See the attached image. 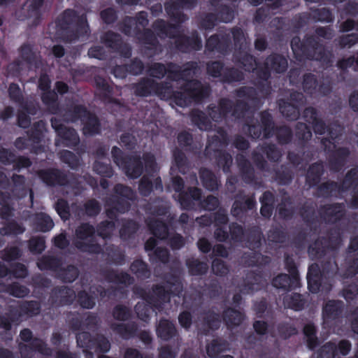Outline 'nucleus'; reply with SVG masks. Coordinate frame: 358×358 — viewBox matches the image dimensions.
Listing matches in <instances>:
<instances>
[{
    "instance_id": "nucleus-33",
    "label": "nucleus",
    "mask_w": 358,
    "mask_h": 358,
    "mask_svg": "<svg viewBox=\"0 0 358 358\" xmlns=\"http://www.w3.org/2000/svg\"><path fill=\"white\" fill-rule=\"evenodd\" d=\"M110 329L121 338L128 341L137 335L138 326L136 322L128 323L114 322L110 326Z\"/></svg>"
},
{
    "instance_id": "nucleus-49",
    "label": "nucleus",
    "mask_w": 358,
    "mask_h": 358,
    "mask_svg": "<svg viewBox=\"0 0 358 358\" xmlns=\"http://www.w3.org/2000/svg\"><path fill=\"white\" fill-rule=\"evenodd\" d=\"M57 136L62 138L65 147L74 148L80 143V137L73 128L66 127Z\"/></svg>"
},
{
    "instance_id": "nucleus-32",
    "label": "nucleus",
    "mask_w": 358,
    "mask_h": 358,
    "mask_svg": "<svg viewBox=\"0 0 358 358\" xmlns=\"http://www.w3.org/2000/svg\"><path fill=\"white\" fill-rule=\"evenodd\" d=\"M324 172V166L322 161H317L311 164L306 171L305 176L306 183L309 187L315 188L320 183Z\"/></svg>"
},
{
    "instance_id": "nucleus-22",
    "label": "nucleus",
    "mask_w": 358,
    "mask_h": 358,
    "mask_svg": "<svg viewBox=\"0 0 358 358\" xmlns=\"http://www.w3.org/2000/svg\"><path fill=\"white\" fill-rule=\"evenodd\" d=\"M1 164L12 165L13 170L20 172L32 165L31 159L24 155H17L14 152L1 147Z\"/></svg>"
},
{
    "instance_id": "nucleus-59",
    "label": "nucleus",
    "mask_w": 358,
    "mask_h": 358,
    "mask_svg": "<svg viewBox=\"0 0 358 358\" xmlns=\"http://www.w3.org/2000/svg\"><path fill=\"white\" fill-rule=\"evenodd\" d=\"M186 266L191 275L197 276L207 273L208 265L205 262H201L198 259L189 258L186 260Z\"/></svg>"
},
{
    "instance_id": "nucleus-21",
    "label": "nucleus",
    "mask_w": 358,
    "mask_h": 358,
    "mask_svg": "<svg viewBox=\"0 0 358 358\" xmlns=\"http://www.w3.org/2000/svg\"><path fill=\"white\" fill-rule=\"evenodd\" d=\"M19 350L22 358H34V352L45 356H52V349L39 338H34L29 344L19 343Z\"/></svg>"
},
{
    "instance_id": "nucleus-26",
    "label": "nucleus",
    "mask_w": 358,
    "mask_h": 358,
    "mask_svg": "<svg viewBox=\"0 0 358 358\" xmlns=\"http://www.w3.org/2000/svg\"><path fill=\"white\" fill-rule=\"evenodd\" d=\"M96 96L105 103H117V99L113 97V87L101 76L95 78Z\"/></svg>"
},
{
    "instance_id": "nucleus-34",
    "label": "nucleus",
    "mask_w": 358,
    "mask_h": 358,
    "mask_svg": "<svg viewBox=\"0 0 358 358\" xmlns=\"http://www.w3.org/2000/svg\"><path fill=\"white\" fill-rule=\"evenodd\" d=\"M315 188L316 196L323 199L337 197L340 193H343L341 183L331 180L320 182Z\"/></svg>"
},
{
    "instance_id": "nucleus-5",
    "label": "nucleus",
    "mask_w": 358,
    "mask_h": 358,
    "mask_svg": "<svg viewBox=\"0 0 358 358\" xmlns=\"http://www.w3.org/2000/svg\"><path fill=\"white\" fill-rule=\"evenodd\" d=\"M180 91H174L171 93L176 104L180 107L190 106L192 103H201L208 99L211 94V87L209 84H203L197 79H192L183 83L180 87Z\"/></svg>"
},
{
    "instance_id": "nucleus-14",
    "label": "nucleus",
    "mask_w": 358,
    "mask_h": 358,
    "mask_svg": "<svg viewBox=\"0 0 358 358\" xmlns=\"http://www.w3.org/2000/svg\"><path fill=\"white\" fill-rule=\"evenodd\" d=\"M345 303L341 300L329 299L326 301L322 307V320L324 326L331 328L333 326L341 322Z\"/></svg>"
},
{
    "instance_id": "nucleus-50",
    "label": "nucleus",
    "mask_w": 358,
    "mask_h": 358,
    "mask_svg": "<svg viewBox=\"0 0 358 358\" xmlns=\"http://www.w3.org/2000/svg\"><path fill=\"white\" fill-rule=\"evenodd\" d=\"M283 303L287 308L299 311L304 308L306 300L303 294L294 292L285 295L283 298Z\"/></svg>"
},
{
    "instance_id": "nucleus-15",
    "label": "nucleus",
    "mask_w": 358,
    "mask_h": 358,
    "mask_svg": "<svg viewBox=\"0 0 358 358\" xmlns=\"http://www.w3.org/2000/svg\"><path fill=\"white\" fill-rule=\"evenodd\" d=\"M206 49L208 52H216L222 55H227L232 49L230 33L220 31L211 35L206 41Z\"/></svg>"
},
{
    "instance_id": "nucleus-27",
    "label": "nucleus",
    "mask_w": 358,
    "mask_h": 358,
    "mask_svg": "<svg viewBox=\"0 0 358 358\" xmlns=\"http://www.w3.org/2000/svg\"><path fill=\"white\" fill-rule=\"evenodd\" d=\"M88 109L83 104L71 105L66 108L59 109V114L66 122L76 123L82 121Z\"/></svg>"
},
{
    "instance_id": "nucleus-18",
    "label": "nucleus",
    "mask_w": 358,
    "mask_h": 358,
    "mask_svg": "<svg viewBox=\"0 0 358 358\" xmlns=\"http://www.w3.org/2000/svg\"><path fill=\"white\" fill-rule=\"evenodd\" d=\"M343 192H352L350 206L352 208H358V165L350 169L341 182Z\"/></svg>"
},
{
    "instance_id": "nucleus-48",
    "label": "nucleus",
    "mask_w": 358,
    "mask_h": 358,
    "mask_svg": "<svg viewBox=\"0 0 358 358\" xmlns=\"http://www.w3.org/2000/svg\"><path fill=\"white\" fill-rule=\"evenodd\" d=\"M36 264L41 271H52L58 272L59 269L62 265V262L59 257L50 255H43L40 259H38Z\"/></svg>"
},
{
    "instance_id": "nucleus-25",
    "label": "nucleus",
    "mask_w": 358,
    "mask_h": 358,
    "mask_svg": "<svg viewBox=\"0 0 358 358\" xmlns=\"http://www.w3.org/2000/svg\"><path fill=\"white\" fill-rule=\"evenodd\" d=\"M126 162L122 166L125 174L131 179L139 178L144 170L143 163L139 155H128Z\"/></svg>"
},
{
    "instance_id": "nucleus-23",
    "label": "nucleus",
    "mask_w": 358,
    "mask_h": 358,
    "mask_svg": "<svg viewBox=\"0 0 358 358\" xmlns=\"http://www.w3.org/2000/svg\"><path fill=\"white\" fill-rule=\"evenodd\" d=\"M202 190L196 187H188L178 195V201L182 210H192L196 209V203L201 201Z\"/></svg>"
},
{
    "instance_id": "nucleus-36",
    "label": "nucleus",
    "mask_w": 358,
    "mask_h": 358,
    "mask_svg": "<svg viewBox=\"0 0 358 358\" xmlns=\"http://www.w3.org/2000/svg\"><path fill=\"white\" fill-rule=\"evenodd\" d=\"M156 334L158 338L164 341H170L178 336L174 323L167 319H160L157 327Z\"/></svg>"
},
{
    "instance_id": "nucleus-1",
    "label": "nucleus",
    "mask_w": 358,
    "mask_h": 358,
    "mask_svg": "<svg viewBox=\"0 0 358 358\" xmlns=\"http://www.w3.org/2000/svg\"><path fill=\"white\" fill-rule=\"evenodd\" d=\"M136 199V193L131 187L116 184L113 193L104 199L106 215L110 220L100 222L96 227V234L103 240L110 239L115 228L119 214H124L131 208V202Z\"/></svg>"
},
{
    "instance_id": "nucleus-42",
    "label": "nucleus",
    "mask_w": 358,
    "mask_h": 358,
    "mask_svg": "<svg viewBox=\"0 0 358 358\" xmlns=\"http://www.w3.org/2000/svg\"><path fill=\"white\" fill-rule=\"evenodd\" d=\"M150 233L159 240H166L169 234V226L165 221L159 219H150L147 222Z\"/></svg>"
},
{
    "instance_id": "nucleus-35",
    "label": "nucleus",
    "mask_w": 358,
    "mask_h": 358,
    "mask_svg": "<svg viewBox=\"0 0 358 358\" xmlns=\"http://www.w3.org/2000/svg\"><path fill=\"white\" fill-rule=\"evenodd\" d=\"M236 162L243 180L249 185L255 183V169L246 157L241 154L238 155Z\"/></svg>"
},
{
    "instance_id": "nucleus-38",
    "label": "nucleus",
    "mask_w": 358,
    "mask_h": 358,
    "mask_svg": "<svg viewBox=\"0 0 358 358\" xmlns=\"http://www.w3.org/2000/svg\"><path fill=\"white\" fill-rule=\"evenodd\" d=\"M265 64L275 73H284L288 68V61L282 55L271 53L265 59Z\"/></svg>"
},
{
    "instance_id": "nucleus-29",
    "label": "nucleus",
    "mask_w": 358,
    "mask_h": 358,
    "mask_svg": "<svg viewBox=\"0 0 358 358\" xmlns=\"http://www.w3.org/2000/svg\"><path fill=\"white\" fill-rule=\"evenodd\" d=\"M83 134L86 136L99 134L101 131V124L99 117L89 110L82 119Z\"/></svg>"
},
{
    "instance_id": "nucleus-13",
    "label": "nucleus",
    "mask_w": 358,
    "mask_h": 358,
    "mask_svg": "<svg viewBox=\"0 0 358 358\" xmlns=\"http://www.w3.org/2000/svg\"><path fill=\"white\" fill-rule=\"evenodd\" d=\"M101 42L113 52L117 53L124 59H129L132 55V48L129 43H124L122 36L113 31L108 30L100 37Z\"/></svg>"
},
{
    "instance_id": "nucleus-39",
    "label": "nucleus",
    "mask_w": 358,
    "mask_h": 358,
    "mask_svg": "<svg viewBox=\"0 0 358 358\" xmlns=\"http://www.w3.org/2000/svg\"><path fill=\"white\" fill-rule=\"evenodd\" d=\"M278 109L282 115L287 121H295L300 117V108L286 99H279L277 101Z\"/></svg>"
},
{
    "instance_id": "nucleus-40",
    "label": "nucleus",
    "mask_w": 358,
    "mask_h": 358,
    "mask_svg": "<svg viewBox=\"0 0 358 358\" xmlns=\"http://www.w3.org/2000/svg\"><path fill=\"white\" fill-rule=\"evenodd\" d=\"M218 133L220 136L214 135L208 140V143L203 152L207 158H212L213 150L228 144L229 138L227 132L224 129H220Z\"/></svg>"
},
{
    "instance_id": "nucleus-54",
    "label": "nucleus",
    "mask_w": 358,
    "mask_h": 358,
    "mask_svg": "<svg viewBox=\"0 0 358 358\" xmlns=\"http://www.w3.org/2000/svg\"><path fill=\"white\" fill-rule=\"evenodd\" d=\"M229 348V343L222 338H216L206 345V353L210 358H215L220 353L226 351Z\"/></svg>"
},
{
    "instance_id": "nucleus-43",
    "label": "nucleus",
    "mask_w": 358,
    "mask_h": 358,
    "mask_svg": "<svg viewBox=\"0 0 358 358\" xmlns=\"http://www.w3.org/2000/svg\"><path fill=\"white\" fill-rule=\"evenodd\" d=\"M215 158L216 166L227 174L231 173V167L233 163V158L230 153L226 150L215 149L212 155Z\"/></svg>"
},
{
    "instance_id": "nucleus-7",
    "label": "nucleus",
    "mask_w": 358,
    "mask_h": 358,
    "mask_svg": "<svg viewBox=\"0 0 358 358\" xmlns=\"http://www.w3.org/2000/svg\"><path fill=\"white\" fill-rule=\"evenodd\" d=\"M96 229L90 222H82L75 229L74 246L80 252L90 255H100L102 245L96 240Z\"/></svg>"
},
{
    "instance_id": "nucleus-6",
    "label": "nucleus",
    "mask_w": 358,
    "mask_h": 358,
    "mask_svg": "<svg viewBox=\"0 0 358 358\" xmlns=\"http://www.w3.org/2000/svg\"><path fill=\"white\" fill-rule=\"evenodd\" d=\"M131 89L136 96H156L161 99H170L173 92V85L170 82H158L148 77L141 78L136 83H132Z\"/></svg>"
},
{
    "instance_id": "nucleus-9",
    "label": "nucleus",
    "mask_w": 358,
    "mask_h": 358,
    "mask_svg": "<svg viewBox=\"0 0 358 358\" xmlns=\"http://www.w3.org/2000/svg\"><path fill=\"white\" fill-rule=\"evenodd\" d=\"M39 179L48 187H69L74 183L76 176L62 169L50 167L37 171Z\"/></svg>"
},
{
    "instance_id": "nucleus-46",
    "label": "nucleus",
    "mask_w": 358,
    "mask_h": 358,
    "mask_svg": "<svg viewBox=\"0 0 358 358\" xmlns=\"http://www.w3.org/2000/svg\"><path fill=\"white\" fill-rule=\"evenodd\" d=\"M293 201L292 197L285 192L282 196L281 201L278 205L277 210L279 217L283 220H288L292 218L294 213L292 207Z\"/></svg>"
},
{
    "instance_id": "nucleus-16",
    "label": "nucleus",
    "mask_w": 358,
    "mask_h": 358,
    "mask_svg": "<svg viewBox=\"0 0 358 358\" xmlns=\"http://www.w3.org/2000/svg\"><path fill=\"white\" fill-rule=\"evenodd\" d=\"M76 298L74 290L66 286H56L51 289L48 303L51 308L71 305Z\"/></svg>"
},
{
    "instance_id": "nucleus-55",
    "label": "nucleus",
    "mask_w": 358,
    "mask_h": 358,
    "mask_svg": "<svg viewBox=\"0 0 358 358\" xmlns=\"http://www.w3.org/2000/svg\"><path fill=\"white\" fill-rule=\"evenodd\" d=\"M302 89L304 93L310 96H315L318 80L317 76L312 73H306L302 78Z\"/></svg>"
},
{
    "instance_id": "nucleus-3",
    "label": "nucleus",
    "mask_w": 358,
    "mask_h": 358,
    "mask_svg": "<svg viewBox=\"0 0 358 358\" xmlns=\"http://www.w3.org/2000/svg\"><path fill=\"white\" fill-rule=\"evenodd\" d=\"M290 46L296 59L299 61L315 60L327 66L332 65V52L327 50L314 35H306L302 40L299 36H294Z\"/></svg>"
},
{
    "instance_id": "nucleus-53",
    "label": "nucleus",
    "mask_w": 358,
    "mask_h": 358,
    "mask_svg": "<svg viewBox=\"0 0 358 358\" xmlns=\"http://www.w3.org/2000/svg\"><path fill=\"white\" fill-rule=\"evenodd\" d=\"M45 131V123L43 120L34 122L30 129L27 131L29 141L35 144L41 143Z\"/></svg>"
},
{
    "instance_id": "nucleus-8",
    "label": "nucleus",
    "mask_w": 358,
    "mask_h": 358,
    "mask_svg": "<svg viewBox=\"0 0 358 358\" xmlns=\"http://www.w3.org/2000/svg\"><path fill=\"white\" fill-rule=\"evenodd\" d=\"M259 117L263 125L264 139H269L275 136L280 145H286L292 142L293 131L291 127L285 124L276 126L273 117L268 110L261 111Z\"/></svg>"
},
{
    "instance_id": "nucleus-62",
    "label": "nucleus",
    "mask_w": 358,
    "mask_h": 358,
    "mask_svg": "<svg viewBox=\"0 0 358 358\" xmlns=\"http://www.w3.org/2000/svg\"><path fill=\"white\" fill-rule=\"evenodd\" d=\"M203 322L207 328L212 331L219 329L222 321V315L215 313L213 310L209 309L203 313Z\"/></svg>"
},
{
    "instance_id": "nucleus-17",
    "label": "nucleus",
    "mask_w": 358,
    "mask_h": 358,
    "mask_svg": "<svg viewBox=\"0 0 358 358\" xmlns=\"http://www.w3.org/2000/svg\"><path fill=\"white\" fill-rule=\"evenodd\" d=\"M255 86L256 87L242 86L235 90V94L238 98H245L254 102L259 101L258 92L264 97H267L271 94V86L268 81L258 80Z\"/></svg>"
},
{
    "instance_id": "nucleus-47",
    "label": "nucleus",
    "mask_w": 358,
    "mask_h": 358,
    "mask_svg": "<svg viewBox=\"0 0 358 358\" xmlns=\"http://www.w3.org/2000/svg\"><path fill=\"white\" fill-rule=\"evenodd\" d=\"M220 82L222 84L240 83L245 79L243 72L234 66H227L221 76Z\"/></svg>"
},
{
    "instance_id": "nucleus-44",
    "label": "nucleus",
    "mask_w": 358,
    "mask_h": 358,
    "mask_svg": "<svg viewBox=\"0 0 358 358\" xmlns=\"http://www.w3.org/2000/svg\"><path fill=\"white\" fill-rule=\"evenodd\" d=\"M8 274L15 278H24L28 275V268L22 263L13 262L9 264V267L1 264V278Z\"/></svg>"
},
{
    "instance_id": "nucleus-57",
    "label": "nucleus",
    "mask_w": 358,
    "mask_h": 358,
    "mask_svg": "<svg viewBox=\"0 0 358 358\" xmlns=\"http://www.w3.org/2000/svg\"><path fill=\"white\" fill-rule=\"evenodd\" d=\"M1 236H17L22 234L25 231L23 224L13 219L1 222Z\"/></svg>"
},
{
    "instance_id": "nucleus-10",
    "label": "nucleus",
    "mask_w": 358,
    "mask_h": 358,
    "mask_svg": "<svg viewBox=\"0 0 358 358\" xmlns=\"http://www.w3.org/2000/svg\"><path fill=\"white\" fill-rule=\"evenodd\" d=\"M134 294L147 303L156 308L170 301L171 293L164 286L157 284L152 287V292L140 286L133 288Z\"/></svg>"
},
{
    "instance_id": "nucleus-37",
    "label": "nucleus",
    "mask_w": 358,
    "mask_h": 358,
    "mask_svg": "<svg viewBox=\"0 0 358 358\" xmlns=\"http://www.w3.org/2000/svg\"><path fill=\"white\" fill-rule=\"evenodd\" d=\"M245 314L234 308L227 307L222 313V318L228 329L240 326L245 320Z\"/></svg>"
},
{
    "instance_id": "nucleus-2",
    "label": "nucleus",
    "mask_w": 358,
    "mask_h": 358,
    "mask_svg": "<svg viewBox=\"0 0 358 358\" xmlns=\"http://www.w3.org/2000/svg\"><path fill=\"white\" fill-rule=\"evenodd\" d=\"M184 22H169L164 19H157L152 24V28L159 37L166 36L174 40V48L182 53L199 51L203 44L196 30H192L190 36L180 31V25Z\"/></svg>"
},
{
    "instance_id": "nucleus-60",
    "label": "nucleus",
    "mask_w": 358,
    "mask_h": 358,
    "mask_svg": "<svg viewBox=\"0 0 358 358\" xmlns=\"http://www.w3.org/2000/svg\"><path fill=\"white\" fill-rule=\"evenodd\" d=\"M310 12L311 17L315 22L332 23L334 21V15L329 8H310Z\"/></svg>"
},
{
    "instance_id": "nucleus-56",
    "label": "nucleus",
    "mask_w": 358,
    "mask_h": 358,
    "mask_svg": "<svg viewBox=\"0 0 358 358\" xmlns=\"http://www.w3.org/2000/svg\"><path fill=\"white\" fill-rule=\"evenodd\" d=\"M41 101L52 114H59L60 108L57 94L55 90L43 91L41 94Z\"/></svg>"
},
{
    "instance_id": "nucleus-52",
    "label": "nucleus",
    "mask_w": 358,
    "mask_h": 358,
    "mask_svg": "<svg viewBox=\"0 0 358 358\" xmlns=\"http://www.w3.org/2000/svg\"><path fill=\"white\" fill-rule=\"evenodd\" d=\"M140 228L139 224L132 220H124L120 229V236L122 240L127 241L133 238Z\"/></svg>"
},
{
    "instance_id": "nucleus-12",
    "label": "nucleus",
    "mask_w": 358,
    "mask_h": 358,
    "mask_svg": "<svg viewBox=\"0 0 358 358\" xmlns=\"http://www.w3.org/2000/svg\"><path fill=\"white\" fill-rule=\"evenodd\" d=\"M197 5L196 0H169L164 3V10L173 22H185L189 17L184 10H192Z\"/></svg>"
},
{
    "instance_id": "nucleus-58",
    "label": "nucleus",
    "mask_w": 358,
    "mask_h": 358,
    "mask_svg": "<svg viewBox=\"0 0 358 358\" xmlns=\"http://www.w3.org/2000/svg\"><path fill=\"white\" fill-rule=\"evenodd\" d=\"M34 226L38 231L48 232L53 228L54 222L48 215L40 213L36 214L34 219Z\"/></svg>"
},
{
    "instance_id": "nucleus-63",
    "label": "nucleus",
    "mask_w": 358,
    "mask_h": 358,
    "mask_svg": "<svg viewBox=\"0 0 358 358\" xmlns=\"http://www.w3.org/2000/svg\"><path fill=\"white\" fill-rule=\"evenodd\" d=\"M235 57L236 62L249 73L254 72L259 63L255 56L248 52H238V55Z\"/></svg>"
},
{
    "instance_id": "nucleus-31",
    "label": "nucleus",
    "mask_w": 358,
    "mask_h": 358,
    "mask_svg": "<svg viewBox=\"0 0 358 358\" xmlns=\"http://www.w3.org/2000/svg\"><path fill=\"white\" fill-rule=\"evenodd\" d=\"M272 285L285 291L296 289L301 286L300 277L291 274L280 273L273 278Z\"/></svg>"
},
{
    "instance_id": "nucleus-45",
    "label": "nucleus",
    "mask_w": 358,
    "mask_h": 358,
    "mask_svg": "<svg viewBox=\"0 0 358 358\" xmlns=\"http://www.w3.org/2000/svg\"><path fill=\"white\" fill-rule=\"evenodd\" d=\"M262 233L257 227H252L246 230L243 242L251 250L260 249L262 246Z\"/></svg>"
},
{
    "instance_id": "nucleus-20",
    "label": "nucleus",
    "mask_w": 358,
    "mask_h": 358,
    "mask_svg": "<svg viewBox=\"0 0 358 358\" xmlns=\"http://www.w3.org/2000/svg\"><path fill=\"white\" fill-rule=\"evenodd\" d=\"M320 217L328 224H335L341 220L345 215V205L343 203H327L319 208Z\"/></svg>"
},
{
    "instance_id": "nucleus-19",
    "label": "nucleus",
    "mask_w": 358,
    "mask_h": 358,
    "mask_svg": "<svg viewBox=\"0 0 358 358\" xmlns=\"http://www.w3.org/2000/svg\"><path fill=\"white\" fill-rule=\"evenodd\" d=\"M233 101L229 98H220L217 105L210 103L206 108L208 115L215 122H221L225 120L229 114L231 115Z\"/></svg>"
},
{
    "instance_id": "nucleus-30",
    "label": "nucleus",
    "mask_w": 358,
    "mask_h": 358,
    "mask_svg": "<svg viewBox=\"0 0 358 358\" xmlns=\"http://www.w3.org/2000/svg\"><path fill=\"white\" fill-rule=\"evenodd\" d=\"M106 257L107 264L115 266H122L125 264V252L118 245L110 244L101 253Z\"/></svg>"
},
{
    "instance_id": "nucleus-61",
    "label": "nucleus",
    "mask_w": 358,
    "mask_h": 358,
    "mask_svg": "<svg viewBox=\"0 0 358 358\" xmlns=\"http://www.w3.org/2000/svg\"><path fill=\"white\" fill-rule=\"evenodd\" d=\"M79 273L76 266L69 264L66 268L61 266L57 273V275L63 282L71 283L78 278Z\"/></svg>"
},
{
    "instance_id": "nucleus-28",
    "label": "nucleus",
    "mask_w": 358,
    "mask_h": 358,
    "mask_svg": "<svg viewBox=\"0 0 358 358\" xmlns=\"http://www.w3.org/2000/svg\"><path fill=\"white\" fill-rule=\"evenodd\" d=\"M101 275L108 282L131 285L134 282V279L125 271L119 272L114 268H106L101 271Z\"/></svg>"
},
{
    "instance_id": "nucleus-51",
    "label": "nucleus",
    "mask_w": 358,
    "mask_h": 358,
    "mask_svg": "<svg viewBox=\"0 0 358 358\" xmlns=\"http://www.w3.org/2000/svg\"><path fill=\"white\" fill-rule=\"evenodd\" d=\"M294 174L292 170L286 164H282L274 170L273 179L280 185H287L292 182Z\"/></svg>"
},
{
    "instance_id": "nucleus-41",
    "label": "nucleus",
    "mask_w": 358,
    "mask_h": 358,
    "mask_svg": "<svg viewBox=\"0 0 358 358\" xmlns=\"http://www.w3.org/2000/svg\"><path fill=\"white\" fill-rule=\"evenodd\" d=\"M199 178L203 187L208 191L215 192L219 189L220 181L215 174L208 168H201L199 171Z\"/></svg>"
},
{
    "instance_id": "nucleus-4",
    "label": "nucleus",
    "mask_w": 358,
    "mask_h": 358,
    "mask_svg": "<svg viewBox=\"0 0 358 358\" xmlns=\"http://www.w3.org/2000/svg\"><path fill=\"white\" fill-rule=\"evenodd\" d=\"M56 26L64 42L71 43L85 36L90 31L87 15H79L73 9L64 10L57 18Z\"/></svg>"
},
{
    "instance_id": "nucleus-64",
    "label": "nucleus",
    "mask_w": 358,
    "mask_h": 358,
    "mask_svg": "<svg viewBox=\"0 0 358 358\" xmlns=\"http://www.w3.org/2000/svg\"><path fill=\"white\" fill-rule=\"evenodd\" d=\"M358 273V256H347L345 269L341 275L343 279L352 278Z\"/></svg>"
},
{
    "instance_id": "nucleus-11",
    "label": "nucleus",
    "mask_w": 358,
    "mask_h": 358,
    "mask_svg": "<svg viewBox=\"0 0 358 358\" xmlns=\"http://www.w3.org/2000/svg\"><path fill=\"white\" fill-rule=\"evenodd\" d=\"M303 117L306 122L312 125L313 129L316 134L322 135L326 132L328 133L331 140L324 138L321 141L325 148H327V142L334 144L332 141H335L338 137V134L334 132L331 126H327L325 122L320 117L318 111L315 107H306L303 112Z\"/></svg>"
},
{
    "instance_id": "nucleus-24",
    "label": "nucleus",
    "mask_w": 358,
    "mask_h": 358,
    "mask_svg": "<svg viewBox=\"0 0 358 358\" xmlns=\"http://www.w3.org/2000/svg\"><path fill=\"white\" fill-rule=\"evenodd\" d=\"M350 152L346 147H340L328 153L327 162L330 171L339 172L345 166Z\"/></svg>"
}]
</instances>
